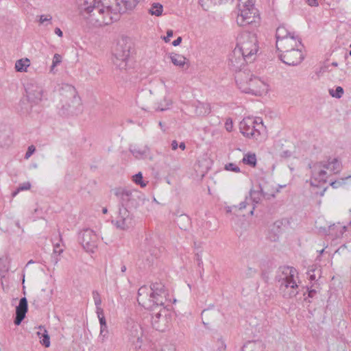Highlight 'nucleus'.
Listing matches in <instances>:
<instances>
[{"instance_id":"6","label":"nucleus","mask_w":351,"mask_h":351,"mask_svg":"<svg viewBox=\"0 0 351 351\" xmlns=\"http://www.w3.org/2000/svg\"><path fill=\"white\" fill-rule=\"evenodd\" d=\"M254 3L255 0H239L235 13L236 21L239 26L259 23L258 11L255 8Z\"/></svg>"},{"instance_id":"11","label":"nucleus","mask_w":351,"mask_h":351,"mask_svg":"<svg viewBox=\"0 0 351 351\" xmlns=\"http://www.w3.org/2000/svg\"><path fill=\"white\" fill-rule=\"evenodd\" d=\"M127 330L129 341L135 350L140 349L143 344V330L141 326L132 319L127 322Z\"/></svg>"},{"instance_id":"24","label":"nucleus","mask_w":351,"mask_h":351,"mask_svg":"<svg viewBox=\"0 0 351 351\" xmlns=\"http://www.w3.org/2000/svg\"><path fill=\"white\" fill-rule=\"evenodd\" d=\"M130 151L135 158L140 159L147 156L149 150L147 146H145L144 147H140L138 146L134 145L130 147Z\"/></svg>"},{"instance_id":"34","label":"nucleus","mask_w":351,"mask_h":351,"mask_svg":"<svg viewBox=\"0 0 351 351\" xmlns=\"http://www.w3.org/2000/svg\"><path fill=\"white\" fill-rule=\"evenodd\" d=\"M171 99L167 97H165L163 103H160L158 106L156 108V110L164 111L169 108L171 105Z\"/></svg>"},{"instance_id":"30","label":"nucleus","mask_w":351,"mask_h":351,"mask_svg":"<svg viewBox=\"0 0 351 351\" xmlns=\"http://www.w3.org/2000/svg\"><path fill=\"white\" fill-rule=\"evenodd\" d=\"M27 309L28 305L26 298L24 297L21 298L19 300V304L16 308V313L25 315L26 313L27 312Z\"/></svg>"},{"instance_id":"12","label":"nucleus","mask_w":351,"mask_h":351,"mask_svg":"<svg viewBox=\"0 0 351 351\" xmlns=\"http://www.w3.org/2000/svg\"><path fill=\"white\" fill-rule=\"evenodd\" d=\"M165 304L152 311V325L156 330L162 332L168 327L169 318L167 317L168 310Z\"/></svg>"},{"instance_id":"25","label":"nucleus","mask_w":351,"mask_h":351,"mask_svg":"<svg viewBox=\"0 0 351 351\" xmlns=\"http://www.w3.org/2000/svg\"><path fill=\"white\" fill-rule=\"evenodd\" d=\"M39 331L37 332V336L40 339V343L46 348L50 346V339L47 330L42 326H39Z\"/></svg>"},{"instance_id":"48","label":"nucleus","mask_w":351,"mask_h":351,"mask_svg":"<svg viewBox=\"0 0 351 351\" xmlns=\"http://www.w3.org/2000/svg\"><path fill=\"white\" fill-rule=\"evenodd\" d=\"M96 313H97V317L98 319L99 318H101L102 317H104V310L101 307H98L96 308Z\"/></svg>"},{"instance_id":"32","label":"nucleus","mask_w":351,"mask_h":351,"mask_svg":"<svg viewBox=\"0 0 351 351\" xmlns=\"http://www.w3.org/2000/svg\"><path fill=\"white\" fill-rule=\"evenodd\" d=\"M243 162L251 167H255L256 165V156L255 154H246L242 160Z\"/></svg>"},{"instance_id":"55","label":"nucleus","mask_w":351,"mask_h":351,"mask_svg":"<svg viewBox=\"0 0 351 351\" xmlns=\"http://www.w3.org/2000/svg\"><path fill=\"white\" fill-rule=\"evenodd\" d=\"M182 40V37L179 36L177 39H176L175 40L173 41L172 45L173 46H178L181 43Z\"/></svg>"},{"instance_id":"46","label":"nucleus","mask_w":351,"mask_h":351,"mask_svg":"<svg viewBox=\"0 0 351 351\" xmlns=\"http://www.w3.org/2000/svg\"><path fill=\"white\" fill-rule=\"evenodd\" d=\"M52 19V17L51 15H41L40 16V23H44L46 21H51Z\"/></svg>"},{"instance_id":"45","label":"nucleus","mask_w":351,"mask_h":351,"mask_svg":"<svg viewBox=\"0 0 351 351\" xmlns=\"http://www.w3.org/2000/svg\"><path fill=\"white\" fill-rule=\"evenodd\" d=\"M36 148L34 145H30L28 147L27 151L25 154V158L28 159L35 152Z\"/></svg>"},{"instance_id":"53","label":"nucleus","mask_w":351,"mask_h":351,"mask_svg":"<svg viewBox=\"0 0 351 351\" xmlns=\"http://www.w3.org/2000/svg\"><path fill=\"white\" fill-rule=\"evenodd\" d=\"M307 3L311 6H317L318 2L317 0H306Z\"/></svg>"},{"instance_id":"7","label":"nucleus","mask_w":351,"mask_h":351,"mask_svg":"<svg viewBox=\"0 0 351 351\" xmlns=\"http://www.w3.org/2000/svg\"><path fill=\"white\" fill-rule=\"evenodd\" d=\"M298 274L297 270L293 267H283L277 276L279 288L285 298H293L298 293V286L295 280Z\"/></svg>"},{"instance_id":"39","label":"nucleus","mask_w":351,"mask_h":351,"mask_svg":"<svg viewBox=\"0 0 351 351\" xmlns=\"http://www.w3.org/2000/svg\"><path fill=\"white\" fill-rule=\"evenodd\" d=\"M93 298L94 300V302L96 306V308L98 307H101V299L99 293L97 291H93Z\"/></svg>"},{"instance_id":"62","label":"nucleus","mask_w":351,"mask_h":351,"mask_svg":"<svg viewBox=\"0 0 351 351\" xmlns=\"http://www.w3.org/2000/svg\"><path fill=\"white\" fill-rule=\"evenodd\" d=\"M218 351H226V346L223 342L221 343V345L218 348Z\"/></svg>"},{"instance_id":"44","label":"nucleus","mask_w":351,"mask_h":351,"mask_svg":"<svg viewBox=\"0 0 351 351\" xmlns=\"http://www.w3.org/2000/svg\"><path fill=\"white\" fill-rule=\"evenodd\" d=\"M25 317V315H22V314L16 313V317L14 320V324L16 326L20 325Z\"/></svg>"},{"instance_id":"52","label":"nucleus","mask_w":351,"mask_h":351,"mask_svg":"<svg viewBox=\"0 0 351 351\" xmlns=\"http://www.w3.org/2000/svg\"><path fill=\"white\" fill-rule=\"evenodd\" d=\"M226 129L230 132L232 130V121H230V122L228 121V120L226 122Z\"/></svg>"},{"instance_id":"59","label":"nucleus","mask_w":351,"mask_h":351,"mask_svg":"<svg viewBox=\"0 0 351 351\" xmlns=\"http://www.w3.org/2000/svg\"><path fill=\"white\" fill-rule=\"evenodd\" d=\"M341 183V181H334V182H330V185L333 188H337L340 185Z\"/></svg>"},{"instance_id":"10","label":"nucleus","mask_w":351,"mask_h":351,"mask_svg":"<svg viewBox=\"0 0 351 351\" xmlns=\"http://www.w3.org/2000/svg\"><path fill=\"white\" fill-rule=\"evenodd\" d=\"M130 50V45H128L123 40L117 43L114 50V64L121 70L127 69Z\"/></svg>"},{"instance_id":"5","label":"nucleus","mask_w":351,"mask_h":351,"mask_svg":"<svg viewBox=\"0 0 351 351\" xmlns=\"http://www.w3.org/2000/svg\"><path fill=\"white\" fill-rule=\"evenodd\" d=\"M235 80L238 88L245 93L257 95L266 90V84L254 77L250 70L239 71L235 74Z\"/></svg>"},{"instance_id":"49","label":"nucleus","mask_w":351,"mask_h":351,"mask_svg":"<svg viewBox=\"0 0 351 351\" xmlns=\"http://www.w3.org/2000/svg\"><path fill=\"white\" fill-rule=\"evenodd\" d=\"M173 35V30H168L167 32V36L164 37V40L166 42V43H168L169 42L170 40V38L172 37Z\"/></svg>"},{"instance_id":"47","label":"nucleus","mask_w":351,"mask_h":351,"mask_svg":"<svg viewBox=\"0 0 351 351\" xmlns=\"http://www.w3.org/2000/svg\"><path fill=\"white\" fill-rule=\"evenodd\" d=\"M195 260L197 263V265L200 267L203 265V261L202 259V255L197 252L195 254Z\"/></svg>"},{"instance_id":"28","label":"nucleus","mask_w":351,"mask_h":351,"mask_svg":"<svg viewBox=\"0 0 351 351\" xmlns=\"http://www.w3.org/2000/svg\"><path fill=\"white\" fill-rule=\"evenodd\" d=\"M171 62L178 66L182 67L186 63V58L178 53H171L170 55Z\"/></svg>"},{"instance_id":"60","label":"nucleus","mask_w":351,"mask_h":351,"mask_svg":"<svg viewBox=\"0 0 351 351\" xmlns=\"http://www.w3.org/2000/svg\"><path fill=\"white\" fill-rule=\"evenodd\" d=\"M247 202L245 201L242 202L239 205V210H243L246 208Z\"/></svg>"},{"instance_id":"54","label":"nucleus","mask_w":351,"mask_h":351,"mask_svg":"<svg viewBox=\"0 0 351 351\" xmlns=\"http://www.w3.org/2000/svg\"><path fill=\"white\" fill-rule=\"evenodd\" d=\"M316 293H317V291L315 289H308V296L309 298H313L315 296V295L316 294Z\"/></svg>"},{"instance_id":"8","label":"nucleus","mask_w":351,"mask_h":351,"mask_svg":"<svg viewBox=\"0 0 351 351\" xmlns=\"http://www.w3.org/2000/svg\"><path fill=\"white\" fill-rule=\"evenodd\" d=\"M114 191L119 199V206L121 208H136L143 199V194L135 189L119 187Z\"/></svg>"},{"instance_id":"43","label":"nucleus","mask_w":351,"mask_h":351,"mask_svg":"<svg viewBox=\"0 0 351 351\" xmlns=\"http://www.w3.org/2000/svg\"><path fill=\"white\" fill-rule=\"evenodd\" d=\"M226 169L234 172H239L240 169L234 163H228L226 165Z\"/></svg>"},{"instance_id":"13","label":"nucleus","mask_w":351,"mask_h":351,"mask_svg":"<svg viewBox=\"0 0 351 351\" xmlns=\"http://www.w3.org/2000/svg\"><path fill=\"white\" fill-rule=\"evenodd\" d=\"M309 168L311 169V184L318 186V184L326 183L328 178V172L325 170L321 162L310 163Z\"/></svg>"},{"instance_id":"15","label":"nucleus","mask_w":351,"mask_h":351,"mask_svg":"<svg viewBox=\"0 0 351 351\" xmlns=\"http://www.w3.org/2000/svg\"><path fill=\"white\" fill-rule=\"evenodd\" d=\"M116 227L121 230H127L134 225L132 215L128 208L119 207L118 215L114 221Z\"/></svg>"},{"instance_id":"9","label":"nucleus","mask_w":351,"mask_h":351,"mask_svg":"<svg viewBox=\"0 0 351 351\" xmlns=\"http://www.w3.org/2000/svg\"><path fill=\"white\" fill-rule=\"evenodd\" d=\"M241 132L246 137L258 139L261 131L263 129L261 119H254L251 117L244 118L239 123Z\"/></svg>"},{"instance_id":"20","label":"nucleus","mask_w":351,"mask_h":351,"mask_svg":"<svg viewBox=\"0 0 351 351\" xmlns=\"http://www.w3.org/2000/svg\"><path fill=\"white\" fill-rule=\"evenodd\" d=\"M25 90L29 101L36 104L41 101L43 97V89L41 87L37 85L27 84Z\"/></svg>"},{"instance_id":"63","label":"nucleus","mask_w":351,"mask_h":351,"mask_svg":"<svg viewBox=\"0 0 351 351\" xmlns=\"http://www.w3.org/2000/svg\"><path fill=\"white\" fill-rule=\"evenodd\" d=\"M179 147L182 149V150H184L185 148H186V145H185V143L184 142H181L180 144H179Z\"/></svg>"},{"instance_id":"56","label":"nucleus","mask_w":351,"mask_h":351,"mask_svg":"<svg viewBox=\"0 0 351 351\" xmlns=\"http://www.w3.org/2000/svg\"><path fill=\"white\" fill-rule=\"evenodd\" d=\"M100 326L104 327L105 326H107L106 318L102 317L99 319Z\"/></svg>"},{"instance_id":"26","label":"nucleus","mask_w":351,"mask_h":351,"mask_svg":"<svg viewBox=\"0 0 351 351\" xmlns=\"http://www.w3.org/2000/svg\"><path fill=\"white\" fill-rule=\"evenodd\" d=\"M346 227L341 226L340 223L333 224L329 226L328 234H331L336 238L340 237L343 235V232L346 231Z\"/></svg>"},{"instance_id":"50","label":"nucleus","mask_w":351,"mask_h":351,"mask_svg":"<svg viewBox=\"0 0 351 351\" xmlns=\"http://www.w3.org/2000/svg\"><path fill=\"white\" fill-rule=\"evenodd\" d=\"M291 156V152L289 150L284 151L280 154V157L284 158H289Z\"/></svg>"},{"instance_id":"31","label":"nucleus","mask_w":351,"mask_h":351,"mask_svg":"<svg viewBox=\"0 0 351 351\" xmlns=\"http://www.w3.org/2000/svg\"><path fill=\"white\" fill-rule=\"evenodd\" d=\"M163 11L162 5L159 3H154L152 4L151 8L149 9V13L151 15L160 16L162 15Z\"/></svg>"},{"instance_id":"38","label":"nucleus","mask_w":351,"mask_h":351,"mask_svg":"<svg viewBox=\"0 0 351 351\" xmlns=\"http://www.w3.org/2000/svg\"><path fill=\"white\" fill-rule=\"evenodd\" d=\"M62 62V56L58 53H55L52 60V64L50 68L51 72H52L54 68Z\"/></svg>"},{"instance_id":"51","label":"nucleus","mask_w":351,"mask_h":351,"mask_svg":"<svg viewBox=\"0 0 351 351\" xmlns=\"http://www.w3.org/2000/svg\"><path fill=\"white\" fill-rule=\"evenodd\" d=\"M59 247H60L59 244H56L54 246V249H53L54 254H58V255H60L62 252L63 250L62 249L58 250Z\"/></svg>"},{"instance_id":"40","label":"nucleus","mask_w":351,"mask_h":351,"mask_svg":"<svg viewBox=\"0 0 351 351\" xmlns=\"http://www.w3.org/2000/svg\"><path fill=\"white\" fill-rule=\"evenodd\" d=\"M256 274V270L251 267H247L243 273V277L249 278H252Z\"/></svg>"},{"instance_id":"14","label":"nucleus","mask_w":351,"mask_h":351,"mask_svg":"<svg viewBox=\"0 0 351 351\" xmlns=\"http://www.w3.org/2000/svg\"><path fill=\"white\" fill-rule=\"evenodd\" d=\"M97 234L90 229H85L79 234V241L83 248L89 252H93L97 246Z\"/></svg>"},{"instance_id":"16","label":"nucleus","mask_w":351,"mask_h":351,"mask_svg":"<svg viewBox=\"0 0 351 351\" xmlns=\"http://www.w3.org/2000/svg\"><path fill=\"white\" fill-rule=\"evenodd\" d=\"M276 47L281 53H285L295 49H302L303 45L301 41L293 35L284 40H276Z\"/></svg>"},{"instance_id":"17","label":"nucleus","mask_w":351,"mask_h":351,"mask_svg":"<svg viewBox=\"0 0 351 351\" xmlns=\"http://www.w3.org/2000/svg\"><path fill=\"white\" fill-rule=\"evenodd\" d=\"M236 48L230 54L228 65L230 68L235 71L236 74L239 71H244L248 70L245 69V63L247 62V57H244V54L240 51V55H236Z\"/></svg>"},{"instance_id":"21","label":"nucleus","mask_w":351,"mask_h":351,"mask_svg":"<svg viewBox=\"0 0 351 351\" xmlns=\"http://www.w3.org/2000/svg\"><path fill=\"white\" fill-rule=\"evenodd\" d=\"M326 170L328 172V177L332 174L337 173L341 169V163L337 158H333L331 160L321 162Z\"/></svg>"},{"instance_id":"1","label":"nucleus","mask_w":351,"mask_h":351,"mask_svg":"<svg viewBox=\"0 0 351 351\" xmlns=\"http://www.w3.org/2000/svg\"><path fill=\"white\" fill-rule=\"evenodd\" d=\"M141 0H83L82 9L97 25L117 21L121 14L134 9Z\"/></svg>"},{"instance_id":"41","label":"nucleus","mask_w":351,"mask_h":351,"mask_svg":"<svg viewBox=\"0 0 351 351\" xmlns=\"http://www.w3.org/2000/svg\"><path fill=\"white\" fill-rule=\"evenodd\" d=\"M10 259L6 256L5 259L3 261L1 267V271L7 272L10 268Z\"/></svg>"},{"instance_id":"19","label":"nucleus","mask_w":351,"mask_h":351,"mask_svg":"<svg viewBox=\"0 0 351 351\" xmlns=\"http://www.w3.org/2000/svg\"><path fill=\"white\" fill-rule=\"evenodd\" d=\"M266 185H259L258 190H251L250 195L253 202L258 204L263 197L266 199H270L271 197H274V191H269L267 189Z\"/></svg>"},{"instance_id":"58","label":"nucleus","mask_w":351,"mask_h":351,"mask_svg":"<svg viewBox=\"0 0 351 351\" xmlns=\"http://www.w3.org/2000/svg\"><path fill=\"white\" fill-rule=\"evenodd\" d=\"M171 149L173 150H176L178 149V142L176 140H173L172 142H171Z\"/></svg>"},{"instance_id":"27","label":"nucleus","mask_w":351,"mask_h":351,"mask_svg":"<svg viewBox=\"0 0 351 351\" xmlns=\"http://www.w3.org/2000/svg\"><path fill=\"white\" fill-rule=\"evenodd\" d=\"M29 59L27 58H21L20 60H16L15 63V69L18 72H26L27 69L29 66Z\"/></svg>"},{"instance_id":"35","label":"nucleus","mask_w":351,"mask_h":351,"mask_svg":"<svg viewBox=\"0 0 351 351\" xmlns=\"http://www.w3.org/2000/svg\"><path fill=\"white\" fill-rule=\"evenodd\" d=\"M343 88L341 86H337L335 89H330L329 94L337 99L341 98L343 95Z\"/></svg>"},{"instance_id":"57","label":"nucleus","mask_w":351,"mask_h":351,"mask_svg":"<svg viewBox=\"0 0 351 351\" xmlns=\"http://www.w3.org/2000/svg\"><path fill=\"white\" fill-rule=\"evenodd\" d=\"M314 272V270H310L308 273V276H309V280L311 281H313V280H315V275L314 274H311V273H313Z\"/></svg>"},{"instance_id":"23","label":"nucleus","mask_w":351,"mask_h":351,"mask_svg":"<svg viewBox=\"0 0 351 351\" xmlns=\"http://www.w3.org/2000/svg\"><path fill=\"white\" fill-rule=\"evenodd\" d=\"M241 351H264L263 343L260 341H248L244 344Z\"/></svg>"},{"instance_id":"4","label":"nucleus","mask_w":351,"mask_h":351,"mask_svg":"<svg viewBox=\"0 0 351 351\" xmlns=\"http://www.w3.org/2000/svg\"><path fill=\"white\" fill-rule=\"evenodd\" d=\"M236 55L239 56L240 51L247 57V62H252L256 58L259 47L257 36L255 34L243 32L237 37Z\"/></svg>"},{"instance_id":"3","label":"nucleus","mask_w":351,"mask_h":351,"mask_svg":"<svg viewBox=\"0 0 351 351\" xmlns=\"http://www.w3.org/2000/svg\"><path fill=\"white\" fill-rule=\"evenodd\" d=\"M60 107L62 114H73L79 110L81 99L75 88L69 84H63L59 89Z\"/></svg>"},{"instance_id":"29","label":"nucleus","mask_w":351,"mask_h":351,"mask_svg":"<svg viewBox=\"0 0 351 351\" xmlns=\"http://www.w3.org/2000/svg\"><path fill=\"white\" fill-rule=\"evenodd\" d=\"M293 34H291L284 26H280L277 28L276 32V40H284Z\"/></svg>"},{"instance_id":"42","label":"nucleus","mask_w":351,"mask_h":351,"mask_svg":"<svg viewBox=\"0 0 351 351\" xmlns=\"http://www.w3.org/2000/svg\"><path fill=\"white\" fill-rule=\"evenodd\" d=\"M100 337L102 338V341H104L105 339L108 337V326H105L104 327L100 326Z\"/></svg>"},{"instance_id":"36","label":"nucleus","mask_w":351,"mask_h":351,"mask_svg":"<svg viewBox=\"0 0 351 351\" xmlns=\"http://www.w3.org/2000/svg\"><path fill=\"white\" fill-rule=\"evenodd\" d=\"M133 181L135 184L140 185L141 187H145L147 184L143 180V175L138 172L133 176Z\"/></svg>"},{"instance_id":"22","label":"nucleus","mask_w":351,"mask_h":351,"mask_svg":"<svg viewBox=\"0 0 351 351\" xmlns=\"http://www.w3.org/2000/svg\"><path fill=\"white\" fill-rule=\"evenodd\" d=\"M194 106L195 108V113L198 116H205L210 112L209 104L197 101L195 103Z\"/></svg>"},{"instance_id":"33","label":"nucleus","mask_w":351,"mask_h":351,"mask_svg":"<svg viewBox=\"0 0 351 351\" xmlns=\"http://www.w3.org/2000/svg\"><path fill=\"white\" fill-rule=\"evenodd\" d=\"M171 99L167 97H165L163 103H160L158 106L156 108V110L164 111L169 108L171 105Z\"/></svg>"},{"instance_id":"61","label":"nucleus","mask_w":351,"mask_h":351,"mask_svg":"<svg viewBox=\"0 0 351 351\" xmlns=\"http://www.w3.org/2000/svg\"><path fill=\"white\" fill-rule=\"evenodd\" d=\"M55 34H57V35H58V36H60V37H62V30H61L60 28H58V27H56V28L55 29Z\"/></svg>"},{"instance_id":"2","label":"nucleus","mask_w":351,"mask_h":351,"mask_svg":"<svg viewBox=\"0 0 351 351\" xmlns=\"http://www.w3.org/2000/svg\"><path fill=\"white\" fill-rule=\"evenodd\" d=\"M168 290L160 282L152 283L149 287L142 286L138 291L137 301L145 308L154 311L165 305L169 299Z\"/></svg>"},{"instance_id":"64","label":"nucleus","mask_w":351,"mask_h":351,"mask_svg":"<svg viewBox=\"0 0 351 351\" xmlns=\"http://www.w3.org/2000/svg\"><path fill=\"white\" fill-rule=\"evenodd\" d=\"M127 268H126V266L125 265H123L121 267V273H124L125 271H126Z\"/></svg>"},{"instance_id":"37","label":"nucleus","mask_w":351,"mask_h":351,"mask_svg":"<svg viewBox=\"0 0 351 351\" xmlns=\"http://www.w3.org/2000/svg\"><path fill=\"white\" fill-rule=\"evenodd\" d=\"M31 187V184L29 182L21 184L18 189L12 193V196H16L20 191L29 190Z\"/></svg>"},{"instance_id":"18","label":"nucleus","mask_w":351,"mask_h":351,"mask_svg":"<svg viewBox=\"0 0 351 351\" xmlns=\"http://www.w3.org/2000/svg\"><path fill=\"white\" fill-rule=\"evenodd\" d=\"M280 59L286 64L295 66L299 64L304 59L301 49L288 51L279 55Z\"/></svg>"}]
</instances>
